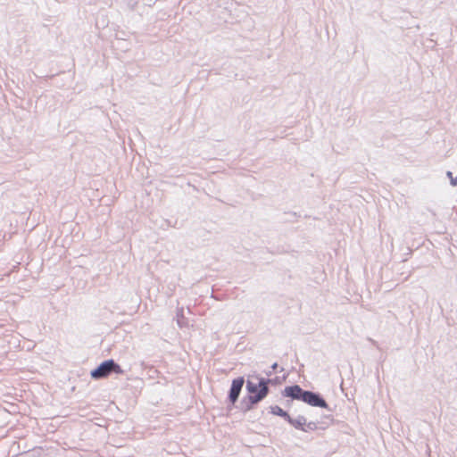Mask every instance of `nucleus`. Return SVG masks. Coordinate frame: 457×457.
I'll return each instance as SVG.
<instances>
[{
    "instance_id": "5",
    "label": "nucleus",
    "mask_w": 457,
    "mask_h": 457,
    "mask_svg": "<svg viewBox=\"0 0 457 457\" xmlns=\"http://www.w3.org/2000/svg\"><path fill=\"white\" fill-rule=\"evenodd\" d=\"M306 393V391L303 390L299 386H287L284 389V395L287 397H291L293 399L296 400H303V395Z\"/></svg>"
},
{
    "instance_id": "9",
    "label": "nucleus",
    "mask_w": 457,
    "mask_h": 457,
    "mask_svg": "<svg viewBox=\"0 0 457 457\" xmlns=\"http://www.w3.org/2000/svg\"><path fill=\"white\" fill-rule=\"evenodd\" d=\"M446 176L450 179V182L453 187L457 186V176L453 177V174L452 171H447Z\"/></svg>"
},
{
    "instance_id": "1",
    "label": "nucleus",
    "mask_w": 457,
    "mask_h": 457,
    "mask_svg": "<svg viewBox=\"0 0 457 457\" xmlns=\"http://www.w3.org/2000/svg\"><path fill=\"white\" fill-rule=\"evenodd\" d=\"M268 382L269 380H265L264 378H261L257 383H254L252 380H248L246 384V388L250 394L253 395L250 396V402L252 403H257L262 401L268 394Z\"/></svg>"
},
{
    "instance_id": "8",
    "label": "nucleus",
    "mask_w": 457,
    "mask_h": 457,
    "mask_svg": "<svg viewBox=\"0 0 457 457\" xmlns=\"http://www.w3.org/2000/svg\"><path fill=\"white\" fill-rule=\"evenodd\" d=\"M318 428L317 423L314 421L307 422L305 421L303 429L302 431L303 432H309V431H314Z\"/></svg>"
},
{
    "instance_id": "6",
    "label": "nucleus",
    "mask_w": 457,
    "mask_h": 457,
    "mask_svg": "<svg viewBox=\"0 0 457 457\" xmlns=\"http://www.w3.org/2000/svg\"><path fill=\"white\" fill-rule=\"evenodd\" d=\"M293 427H295L296 429L303 430L306 419L305 417L299 415L296 418L293 419L289 416L287 420Z\"/></svg>"
},
{
    "instance_id": "7",
    "label": "nucleus",
    "mask_w": 457,
    "mask_h": 457,
    "mask_svg": "<svg viewBox=\"0 0 457 457\" xmlns=\"http://www.w3.org/2000/svg\"><path fill=\"white\" fill-rule=\"evenodd\" d=\"M270 412L274 415H278L280 417L285 418L287 420H288L289 415L287 411H285L282 408H280L278 405L271 406L270 407Z\"/></svg>"
},
{
    "instance_id": "3",
    "label": "nucleus",
    "mask_w": 457,
    "mask_h": 457,
    "mask_svg": "<svg viewBox=\"0 0 457 457\" xmlns=\"http://www.w3.org/2000/svg\"><path fill=\"white\" fill-rule=\"evenodd\" d=\"M303 402L308 403L311 406L328 408V404L324 399H322L318 394L311 391L304 393Z\"/></svg>"
},
{
    "instance_id": "4",
    "label": "nucleus",
    "mask_w": 457,
    "mask_h": 457,
    "mask_svg": "<svg viewBox=\"0 0 457 457\" xmlns=\"http://www.w3.org/2000/svg\"><path fill=\"white\" fill-rule=\"evenodd\" d=\"M244 385L243 378H236L232 381V385L229 391V400L234 403L241 392V389Z\"/></svg>"
},
{
    "instance_id": "2",
    "label": "nucleus",
    "mask_w": 457,
    "mask_h": 457,
    "mask_svg": "<svg viewBox=\"0 0 457 457\" xmlns=\"http://www.w3.org/2000/svg\"><path fill=\"white\" fill-rule=\"evenodd\" d=\"M111 372L122 374L124 371L113 360H107L93 370L90 374L93 378L98 379L107 377Z\"/></svg>"
},
{
    "instance_id": "10",
    "label": "nucleus",
    "mask_w": 457,
    "mask_h": 457,
    "mask_svg": "<svg viewBox=\"0 0 457 457\" xmlns=\"http://www.w3.org/2000/svg\"><path fill=\"white\" fill-rule=\"evenodd\" d=\"M277 366H278V364H277V363H274V364L272 365V367H271V368H272V370H276Z\"/></svg>"
}]
</instances>
